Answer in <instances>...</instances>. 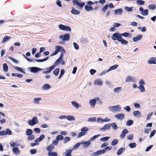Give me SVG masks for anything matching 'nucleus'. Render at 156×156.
Listing matches in <instances>:
<instances>
[{"label":"nucleus","mask_w":156,"mask_h":156,"mask_svg":"<svg viewBox=\"0 0 156 156\" xmlns=\"http://www.w3.org/2000/svg\"><path fill=\"white\" fill-rule=\"evenodd\" d=\"M156 132V131L155 130H154L152 131L150 135V138H151L155 134Z\"/></svg>","instance_id":"obj_64"},{"label":"nucleus","mask_w":156,"mask_h":156,"mask_svg":"<svg viewBox=\"0 0 156 156\" xmlns=\"http://www.w3.org/2000/svg\"><path fill=\"white\" fill-rule=\"evenodd\" d=\"M73 149L67 150L66 152V154L65 156H71V153L72 152Z\"/></svg>","instance_id":"obj_26"},{"label":"nucleus","mask_w":156,"mask_h":156,"mask_svg":"<svg viewBox=\"0 0 156 156\" xmlns=\"http://www.w3.org/2000/svg\"><path fill=\"white\" fill-rule=\"evenodd\" d=\"M56 139L58 141L62 140L63 139V137L62 135H58L57 136Z\"/></svg>","instance_id":"obj_44"},{"label":"nucleus","mask_w":156,"mask_h":156,"mask_svg":"<svg viewBox=\"0 0 156 156\" xmlns=\"http://www.w3.org/2000/svg\"><path fill=\"white\" fill-rule=\"evenodd\" d=\"M148 14L147 9L144 10L143 12L142 13V14L143 16H147Z\"/></svg>","instance_id":"obj_57"},{"label":"nucleus","mask_w":156,"mask_h":156,"mask_svg":"<svg viewBox=\"0 0 156 156\" xmlns=\"http://www.w3.org/2000/svg\"><path fill=\"white\" fill-rule=\"evenodd\" d=\"M48 59V57H46L45 58H43V59H35L34 60V61L40 62H43L44 61H46Z\"/></svg>","instance_id":"obj_27"},{"label":"nucleus","mask_w":156,"mask_h":156,"mask_svg":"<svg viewBox=\"0 0 156 156\" xmlns=\"http://www.w3.org/2000/svg\"><path fill=\"white\" fill-rule=\"evenodd\" d=\"M56 48L54 52L52 54L51 56H53L57 54L58 52L60 51V47L59 46H56Z\"/></svg>","instance_id":"obj_21"},{"label":"nucleus","mask_w":156,"mask_h":156,"mask_svg":"<svg viewBox=\"0 0 156 156\" xmlns=\"http://www.w3.org/2000/svg\"><path fill=\"white\" fill-rule=\"evenodd\" d=\"M136 2L139 5H144L145 3V2L144 1L141 0H136Z\"/></svg>","instance_id":"obj_42"},{"label":"nucleus","mask_w":156,"mask_h":156,"mask_svg":"<svg viewBox=\"0 0 156 156\" xmlns=\"http://www.w3.org/2000/svg\"><path fill=\"white\" fill-rule=\"evenodd\" d=\"M128 131L126 129H123L122 131V133L120 135V137L122 138H123L126 136V134L128 133Z\"/></svg>","instance_id":"obj_12"},{"label":"nucleus","mask_w":156,"mask_h":156,"mask_svg":"<svg viewBox=\"0 0 156 156\" xmlns=\"http://www.w3.org/2000/svg\"><path fill=\"white\" fill-rule=\"evenodd\" d=\"M2 127L0 126V130L2 129ZM12 134V132L9 129H6V130H3L0 131V136H4L6 135H10Z\"/></svg>","instance_id":"obj_3"},{"label":"nucleus","mask_w":156,"mask_h":156,"mask_svg":"<svg viewBox=\"0 0 156 156\" xmlns=\"http://www.w3.org/2000/svg\"><path fill=\"white\" fill-rule=\"evenodd\" d=\"M102 84L103 82L102 81L99 79L96 80L94 83V84L95 85H98L100 86H101L102 85Z\"/></svg>","instance_id":"obj_13"},{"label":"nucleus","mask_w":156,"mask_h":156,"mask_svg":"<svg viewBox=\"0 0 156 156\" xmlns=\"http://www.w3.org/2000/svg\"><path fill=\"white\" fill-rule=\"evenodd\" d=\"M106 130L108 129H110L111 127L112 126L111 124V123H108L107 124L104 126Z\"/></svg>","instance_id":"obj_47"},{"label":"nucleus","mask_w":156,"mask_h":156,"mask_svg":"<svg viewBox=\"0 0 156 156\" xmlns=\"http://www.w3.org/2000/svg\"><path fill=\"white\" fill-rule=\"evenodd\" d=\"M121 89V87H118L114 89V91L115 92L119 93Z\"/></svg>","instance_id":"obj_48"},{"label":"nucleus","mask_w":156,"mask_h":156,"mask_svg":"<svg viewBox=\"0 0 156 156\" xmlns=\"http://www.w3.org/2000/svg\"><path fill=\"white\" fill-rule=\"evenodd\" d=\"M49 156H57V154L55 152H49L48 154Z\"/></svg>","instance_id":"obj_30"},{"label":"nucleus","mask_w":156,"mask_h":156,"mask_svg":"<svg viewBox=\"0 0 156 156\" xmlns=\"http://www.w3.org/2000/svg\"><path fill=\"white\" fill-rule=\"evenodd\" d=\"M122 12V9H117L114 11V13L116 15H121Z\"/></svg>","instance_id":"obj_15"},{"label":"nucleus","mask_w":156,"mask_h":156,"mask_svg":"<svg viewBox=\"0 0 156 156\" xmlns=\"http://www.w3.org/2000/svg\"><path fill=\"white\" fill-rule=\"evenodd\" d=\"M133 7H128L126 6L125 7V9L128 12H132L133 9Z\"/></svg>","instance_id":"obj_51"},{"label":"nucleus","mask_w":156,"mask_h":156,"mask_svg":"<svg viewBox=\"0 0 156 156\" xmlns=\"http://www.w3.org/2000/svg\"><path fill=\"white\" fill-rule=\"evenodd\" d=\"M88 121L91 122H95L96 121V117H92L89 118Z\"/></svg>","instance_id":"obj_53"},{"label":"nucleus","mask_w":156,"mask_h":156,"mask_svg":"<svg viewBox=\"0 0 156 156\" xmlns=\"http://www.w3.org/2000/svg\"><path fill=\"white\" fill-rule=\"evenodd\" d=\"M14 68L18 71L22 73H24L23 70L19 67L16 66L14 67Z\"/></svg>","instance_id":"obj_43"},{"label":"nucleus","mask_w":156,"mask_h":156,"mask_svg":"<svg viewBox=\"0 0 156 156\" xmlns=\"http://www.w3.org/2000/svg\"><path fill=\"white\" fill-rule=\"evenodd\" d=\"M12 151L15 154H19L20 153V151L19 148L17 147H14L12 149Z\"/></svg>","instance_id":"obj_19"},{"label":"nucleus","mask_w":156,"mask_h":156,"mask_svg":"<svg viewBox=\"0 0 156 156\" xmlns=\"http://www.w3.org/2000/svg\"><path fill=\"white\" fill-rule=\"evenodd\" d=\"M73 45L74 47L76 50H78L79 49L78 45L76 42L73 43Z\"/></svg>","instance_id":"obj_62"},{"label":"nucleus","mask_w":156,"mask_h":156,"mask_svg":"<svg viewBox=\"0 0 156 156\" xmlns=\"http://www.w3.org/2000/svg\"><path fill=\"white\" fill-rule=\"evenodd\" d=\"M34 138L35 137L34 135L32 134L29 135V136L27 137V139L29 140H34Z\"/></svg>","instance_id":"obj_50"},{"label":"nucleus","mask_w":156,"mask_h":156,"mask_svg":"<svg viewBox=\"0 0 156 156\" xmlns=\"http://www.w3.org/2000/svg\"><path fill=\"white\" fill-rule=\"evenodd\" d=\"M51 87L48 84L46 83L42 87V89L44 90H48L51 88Z\"/></svg>","instance_id":"obj_22"},{"label":"nucleus","mask_w":156,"mask_h":156,"mask_svg":"<svg viewBox=\"0 0 156 156\" xmlns=\"http://www.w3.org/2000/svg\"><path fill=\"white\" fill-rule=\"evenodd\" d=\"M59 71V68H57L54 71L53 73L55 76H57L58 75Z\"/></svg>","instance_id":"obj_49"},{"label":"nucleus","mask_w":156,"mask_h":156,"mask_svg":"<svg viewBox=\"0 0 156 156\" xmlns=\"http://www.w3.org/2000/svg\"><path fill=\"white\" fill-rule=\"evenodd\" d=\"M133 115L134 116H136L137 115H140V112L138 111H136L133 112Z\"/></svg>","instance_id":"obj_54"},{"label":"nucleus","mask_w":156,"mask_h":156,"mask_svg":"<svg viewBox=\"0 0 156 156\" xmlns=\"http://www.w3.org/2000/svg\"><path fill=\"white\" fill-rule=\"evenodd\" d=\"M85 10L87 11H90L93 10V8L92 6L89 5H86L85 6Z\"/></svg>","instance_id":"obj_17"},{"label":"nucleus","mask_w":156,"mask_h":156,"mask_svg":"<svg viewBox=\"0 0 156 156\" xmlns=\"http://www.w3.org/2000/svg\"><path fill=\"white\" fill-rule=\"evenodd\" d=\"M100 135H95L90 138V140L91 141H94L95 139L97 138Z\"/></svg>","instance_id":"obj_61"},{"label":"nucleus","mask_w":156,"mask_h":156,"mask_svg":"<svg viewBox=\"0 0 156 156\" xmlns=\"http://www.w3.org/2000/svg\"><path fill=\"white\" fill-rule=\"evenodd\" d=\"M56 3L57 5L59 7H62V5L60 1L59 0H57L56 1Z\"/></svg>","instance_id":"obj_63"},{"label":"nucleus","mask_w":156,"mask_h":156,"mask_svg":"<svg viewBox=\"0 0 156 156\" xmlns=\"http://www.w3.org/2000/svg\"><path fill=\"white\" fill-rule=\"evenodd\" d=\"M91 106L93 107H94L96 103V100L95 99L90 100L89 102Z\"/></svg>","instance_id":"obj_16"},{"label":"nucleus","mask_w":156,"mask_h":156,"mask_svg":"<svg viewBox=\"0 0 156 156\" xmlns=\"http://www.w3.org/2000/svg\"><path fill=\"white\" fill-rule=\"evenodd\" d=\"M129 35L131 36L130 34L127 32H125L123 34H121V35L124 36L126 37H128Z\"/></svg>","instance_id":"obj_59"},{"label":"nucleus","mask_w":156,"mask_h":156,"mask_svg":"<svg viewBox=\"0 0 156 156\" xmlns=\"http://www.w3.org/2000/svg\"><path fill=\"white\" fill-rule=\"evenodd\" d=\"M38 123L37 119V117H33L32 120H30L28 122V124L30 126H32Z\"/></svg>","instance_id":"obj_6"},{"label":"nucleus","mask_w":156,"mask_h":156,"mask_svg":"<svg viewBox=\"0 0 156 156\" xmlns=\"http://www.w3.org/2000/svg\"><path fill=\"white\" fill-rule=\"evenodd\" d=\"M8 58L9 59H11L13 62L16 64L18 63L19 62L17 60L11 57H9Z\"/></svg>","instance_id":"obj_52"},{"label":"nucleus","mask_w":156,"mask_h":156,"mask_svg":"<svg viewBox=\"0 0 156 156\" xmlns=\"http://www.w3.org/2000/svg\"><path fill=\"white\" fill-rule=\"evenodd\" d=\"M41 99V98H35L34 99V102L36 104H39V101Z\"/></svg>","instance_id":"obj_41"},{"label":"nucleus","mask_w":156,"mask_h":156,"mask_svg":"<svg viewBox=\"0 0 156 156\" xmlns=\"http://www.w3.org/2000/svg\"><path fill=\"white\" fill-rule=\"evenodd\" d=\"M142 36L141 35H137L136 37H134L133 38V40L134 42H136L137 41L139 40L142 38Z\"/></svg>","instance_id":"obj_20"},{"label":"nucleus","mask_w":156,"mask_h":156,"mask_svg":"<svg viewBox=\"0 0 156 156\" xmlns=\"http://www.w3.org/2000/svg\"><path fill=\"white\" fill-rule=\"evenodd\" d=\"M156 58H155L152 57L147 61V62L149 64H156Z\"/></svg>","instance_id":"obj_11"},{"label":"nucleus","mask_w":156,"mask_h":156,"mask_svg":"<svg viewBox=\"0 0 156 156\" xmlns=\"http://www.w3.org/2000/svg\"><path fill=\"white\" fill-rule=\"evenodd\" d=\"M71 13L74 15H78L80 14V11L76 9L74 7L72 8V10L71 11Z\"/></svg>","instance_id":"obj_10"},{"label":"nucleus","mask_w":156,"mask_h":156,"mask_svg":"<svg viewBox=\"0 0 156 156\" xmlns=\"http://www.w3.org/2000/svg\"><path fill=\"white\" fill-rule=\"evenodd\" d=\"M118 142V140L116 139H114L111 143V145L114 146Z\"/></svg>","instance_id":"obj_36"},{"label":"nucleus","mask_w":156,"mask_h":156,"mask_svg":"<svg viewBox=\"0 0 156 156\" xmlns=\"http://www.w3.org/2000/svg\"><path fill=\"white\" fill-rule=\"evenodd\" d=\"M33 133L32 130L30 129H27L26 131V134L27 135L29 136L32 134Z\"/></svg>","instance_id":"obj_37"},{"label":"nucleus","mask_w":156,"mask_h":156,"mask_svg":"<svg viewBox=\"0 0 156 156\" xmlns=\"http://www.w3.org/2000/svg\"><path fill=\"white\" fill-rule=\"evenodd\" d=\"M125 150V148H123L122 147H121L119 149V150L117 152V154L118 155H120L122 154L123 152V150Z\"/></svg>","instance_id":"obj_34"},{"label":"nucleus","mask_w":156,"mask_h":156,"mask_svg":"<svg viewBox=\"0 0 156 156\" xmlns=\"http://www.w3.org/2000/svg\"><path fill=\"white\" fill-rule=\"evenodd\" d=\"M131 148H134L136 147V145L135 143H130L129 145Z\"/></svg>","instance_id":"obj_46"},{"label":"nucleus","mask_w":156,"mask_h":156,"mask_svg":"<svg viewBox=\"0 0 156 156\" xmlns=\"http://www.w3.org/2000/svg\"><path fill=\"white\" fill-rule=\"evenodd\" d=\"M54 147L52 144H50L47 148V150L49 152L51 151L54 148Z\"/></svg>","instance_id":"obj_23"},{"label":"nucleus","mask_w":156,"mask_h":156,"mask_svg":"<svg viewBox=\"0 0 156 156\" xmlns=\"http://www.w3.org/2000/svg\"><path fill=\"white\" fill-rule=\"evenodd\" d=\"M3 69L4 71L6 72L8 71V67L7 64L5 63L3 64Z\"/></svg>","instance_id":"obj_32"},{"label":"nucleus","mask_w":156,"mask_h":156,"mask_svg":"<svg viewBox=\"0 0 156 156\" xmlns=\"http://www.w3.org/2000/svg\"><path fill=\"white\" fill-rule=\"evenodd\" d=\"M71 103L73 106L76 108H78L80 107V105H79L78 103H76L75 101H72L71 102Z\"/></svg>","instance_id":"obj_25"},{"label":"nucleus","mask_w":156,"mask_h":156,"mask_svg":"<svg viewBox=\"0 0 156 156\" xmlns=\"http://www.w3.org/2000/svg\"><path fill=\"white\" fill-rule=\"evenodd\" d=\"M55 65H52L50 67L47 68L46 70H48L49 73L55 69Z\"/></svg>","instance_id":"obj_31"},{"label":"nucleus","mask_w":156,"mask_h":156,"mask_svg":"<svg viewBox=\"0 0 156 156\" xmlns=\"http://www.w3.org/2000/svg\"><path fill=\"white\" fill-rule=\"evenodd\" d=\"M115 117L117 118L122 119L124 118V115L123 113H120L115 115Z\"/></svg>","instance_id":"obj_18"},{"label":"nucleus","mask_w":156,"mask_h":156,"mask_svg":"<svg viewBox=\"0 0 156 156\" xmlns=\"http://www.w3.org/2000/svg\"><path fill=\"white\" fill-rule=\"evenodd\" d=\"M109 6L108 5H106L102 8L101 10L103 12H105L106 10H107L108 7Z\"/></svg>","instance_id":"obj_40"},{"label":"nucleus","mask_w":156,"mask_h":156,"mask_svg":"<svg viewBox=\"0 0 156 156\" xmlns=\"http://www.w3.org/2000/svg\"><path fill=\"white\" fill-rule=\"evenodd\" d=\"M111 125L114 129L115 130L117 129V126L115 123H113L111 124Z\"/></svg>","instance_id":"obj_60"},{"label":"nucleus","mask_w":156,"mask_h":156,"mask_svg":"<svg viewBox=\"0 0 156 156\" xmlns=\"http://www.w3.org/2000/svg\"><path fill=\"white\" fill-rule=\"evenodd\" d=\"M111 37L114 41H115L117 40L119 41L120 39H121V34H120L118 33H115L113 34L111 36Z\"/></svg>","instance_id":"obj_4"},{"label":"nucleus","mask_w":156,"mask_h":156,"mask_svg":"<svg viewBox=\"0 0 156 156\" xmlns=\"http://www.w3.org/2000/svg\"><path fill=\"white\" fill-rule=\"evenodd\" d=\"M138 88L141 92H143L145 91V89L143 85H140Z\"/></svg>","instance_id":"obj_39"},{"label":"nucleus","mask_w":156,"mask_h":156,"mask_svg":"<svg viewBox=\"0 0 156 156\" xmlns=\"http://www.w3.org/2000/svg\"><path fill=\"white\" fill-rule=\"evenodd\" d=\"M133 123V121L132 120H128L126 123V125L128 126H130Z\"/></svg>","instance_id":"obj_45"},{"label":"nucleus","mask_w":156,"mask_h":156,"mask_svg":"<svg viewBox=\"0 0 156 156\" xmlns=\"http://www.w3.org/2000/svg\"><path fill=\"white\" fill-rule=\"evenodd\" d=\"M88 130L89 129L87 128L86 127H84L82 129H81V131L82 132H84V133H86L85 132Z\"/></svg>","instance_id":"obj_55"},{"label":"nucleus","mask_w":156,"mask_h":156,"mask_svg":"<svg viewBox=\"0 0 156 156\" xmlns=\"http://www.w3.org/2000/svg\"><path fill=\"white\" fill-rule=\"evenodd\" d=\"M58 27L62 30L69 31H70L71 30L70 27L68 26H65L63 24H60L58 26Z\"/></svg>","instance_id":"obj_5"},{"label":"nucleus","mask_w":156,"mask_h":156,"mask_svg":"<svg viewBox=\"0 0 156 156\" xmlns=\"http://www.w3.org/2000/svg\"><path fill=\"white\" fill-rule=\"evenodd\" d=\"M70 37L69 34H66L64 35L60 36L59 38L64 41H68L69 40Z\"/></svg>","instance_id":"obj_7"},{"label":"nucleus","mask_w":156,"mask_h":156,"mask_svg":"<svg viewBox=\"0 0 156 156\" xmlns=\"http://www.w3.org/2000/svg\"><path fill=\"white\" fill-rule=\"evenodd\" d=\"M109 109L112 112H115L121 109L120 106L119 105L116 106H110L108 107Z\"/></svg>","instance_id":"obj_2"},{"label":"nucleus","mask_w":156,"mask_h":156,"mask_svg":"<svg viewBox=\"0 0 156 156\" xmlns=\"http://www.w3.org/2000/svg\"><path fill=\"white\" fill-rule=\"evenodd\" d=\"M30 69L31 72L34 73H36L41 70V68L35 67H31Z\"/></svg>","instance_id":"obj_9"},{"label":"nucleus","mask_w":156,"mask_h":156,"mask_svg":"<svg viewBox=\"0 0 156 156\" xmlns=\"http://www.w3.org/2000/svg\"><path fill=\"white\" fill-rule=\"evenodd\" d=\"M67 119L69 121L71 120H75V119L74 117L72 115H68L67 116Z\"/></svg>","instance_id":"obj_33"},{"label":"nucleus","mask_w":156,"mask_h":156,"mask_svg":"<svg viewBox=\"0 0 156 156\" xmlns=\"http://www.w3.org/2000/svg\"><path fill=\"white\" fill-rule=\"evenodd\" d=\"M73 3L74 6L77 5L76 8L78 9L79 8L80 9H82L85 5V3L84 2H80L78 0H73Z\"/></svg>","instance_id":"obj_1"},{"label":"nucleus","mask_w":156,"mask_h":156,"mask_svg":"<svg viewBox=\"0 0 156 156\" xmlns=\"http://www.w3.org/2000/svg\"><path fill=\"white\" fill-rule=\"evenodd\" d=\"M119 41L122 44H123L126 45L128 44V41L126 40H125L122 39L121 37V39H120Z\"/></svg>","instance_id":"obj_29"},{"label":"nucleus","mask_w":156,"mask_h":156,"mask_svg":"<svg viewBox=\"0 0 156 156\" xmlns=\"http://www.w3.org/2000/svg\"><path fill=\"white\" fill-rule=\"evenodd\" d=\"M70 140V138L69 137H66L64 139V143L66 144Z\"/></svg>","instance_id":"obj_56"},{"label":"nucleus","mask_w":156,"mask_h":156,"mask_svg":"<svg viewBox=\"0 0 156 156\" xmlns=\"http://www.w3.org/2000/svg\"><path fill=\"white\" fill-rule=\"evenodd\" d=\"M81 144V143H77L76 144H75L73 147V150H76L78 149L80 146V145Z\"/></svg>","instance_id":"obj_38"},{"label":"nucleus","mask_w":156,"mask_h":156,"mask_svg":"<svg viewBox=\"0 0 156 156\" xmlns=\"http://www.w3.org/2000/svg\"><path fill=\"white\" fill-rule=\"evenodd\" d=\"M156 5L155 4H152L148 5V8L151 10H154L156 8Z\"/></svg>","instance_id":"obj_28"},{"label":"nucleus","mask_w":156,"mask_h":156,"mask_svg":"<svg viewBox=\"0 0 156 156\" xmlns=\"http://www.w3.org/2000/svg\"><path fill=\"white\" fill-rule=\"evenodd\" d=\"M10 37L8 36H5L3 38L2 40V43H4L6 41H7L8 39H9L10 38Z\"/></svg>","instance_id":"obj_35"},{"label":"nucleus","mask_w":156,"mask_h":156,"mask_svg":"<svg viewBox=\"0 0 156 156\" xmlns=\"http://www.w3.org/2000/svg\"><path fill=\"white\" fill-rule=\"evenodd\" d=\"M118 65L117 64L113 65V66H111L109 68V69H108V71L106 72L107 73L111 70L115 69L118 67ZM106 73V72H103L102 73V74H101L100 75H102L103 74H105Z\"/></svg>","instance_id":"obj_8"},{"label":"nucleus","mask_w":156,"mask_h":156,"mask_svg":"<svg viewBox=\"0 0 156 156\" xmlns=\"http://www.w3.org/2000/svg\"><path fill=\"white\" fill-rule=\"evenodd\" d=\"M86 133H84V132H80L77 135V137L80 138L82 136L85 135Z\"/></svg>","instance_id":"obj_58"},{"label":"nucleus","mask_w":156,"mask_h":156,"mask_svg":"<svg viewBox=\"0 0 156 156\" xmlns=\"http://www.w3.org/2000/svg\"><path fill=\"white\" fill-rule=\"evenodd\" d=\"M134 80V79L133 77L131 76H128L126 78L125 81L126 82H129L131 81H133Z\"/></svg>","instance_id":"obj_14"},{"label":"nucleus","mask_w":156,"mask_h":156,"mask_svg":"<svg viewBox=\"0 0 156 156\" xmlns=\"http://www.w3.org/2000/svg\"><path fill=\"white\" fill-rule=\"evenodd\" d=\"M81 143L82 144L84 145V146L86 147L88 146L90 144V141H88L87 142L82 141L81 142Z\"/></svg>","instance_id":"obj_24"}]
</instances>
